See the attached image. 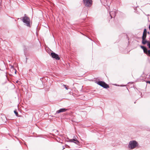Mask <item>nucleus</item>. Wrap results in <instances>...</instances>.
I'll return each instance as SVG.
<instances>
[{
  "mask_svg": "<svg viewBox=\"0 0 150 150\" xmlns=\"http://www.w3.org/2000/svg\"><path fill=\"white\" fill-rule=\"evenodd\" d=\"M84 4L85 6L90 7L92 5V0H83Z\"/></svg>",
  "mask_w": 150,
  "mask_h": 150,
  "instance_id": "obj_4",
  "label": "nucleus"
},
{
  "mask_svg": "<svg viewBox=\"0 0 150 150\" xmlns=\"http://www.w3.org/2000/svg\"><path fill=\"white\" fill-rule=\"evenodd\" d=\"M14 70H15V74H16V70L15 69H14Z\"/></svg>",
  "mask_w": 150,
  "mask_h": 150,
  "instance_id": "obj_18",
  "label": "nucleus"
},
{
  "mask_svg": "<svg viewBox=\"0 0 150 150\" xmlns=\"http://www.w3.org/2000/svg\"><path fill=\"white\" fill-rule=\"evenodd\" d=\"M51 55L52 58L55 59L57 60H59L60 58L58 55L54 52L51 53Z\"/></svg>",
  "mask_w": 150,
  "mask_h": 150,
  "instance_id": "obj_5",
  "label": "nucleus"
},
{
  "mask_svg": "<svg viewBox=\"0 0 150 150\" xmlns=\"http://www.w3.org/2000/svg\"><path fill=\"white\" fill-rule=\"evenodd\" d=\"M18 82V81H17L16 82V83H17V82Z\"/></svg>",
  "mask_w": 150,
  "mask_h": 150,
  "instance_id": "obj_21",
  "label": "nucleus"
},
{
  "mask_svg": "<svg viewBox=\"0 0 150 150\" xmlns=\"http://www.w3.org/2000/svg\"><path fill=\"white\" fill-rule=\"evenodd\" d=\"M141 47L142 49H143H143H145V48L146 47H144V46H140Z\"/></svg>",
  "mask_w": 150,
  "mask_h": 150,
  "instance_id": "obj_15",
  "label": "nucleus"
},
{
  "mask_svg": "<svg viewBox=\"0 0 150 150\" xmlns=\"http://www.w3.org/2000/svg\"><path fill=\"white\" fill-rule=\"evenodd\" d=\"M67 110V109H66L64 108L60 109L59 110H57L56 111V113L55 114V115L57 113H59L60 112H65Z\"/></svg>",
  "mask_w": 150,
  "mask_h": 150,
  "instance_id": "obj_8",
  "label": "nucleus"
},
{
  "mask_svg": "<svg viewBox=\"0 0 150 150\" xmlns=\"http://www.w3.org/2000/svg\"><path fill=\"white\" fill-rule=\"evenodd\" d=\"M117 11H110V14L111 16V18H114L116 16V14L117 13Z\"/></svg>",
  "mask_w": 150,
  "mask_h": 150,
  "instance_id": "obj_7",
  "label": "nucleus"
},
{
  "mask_svg": "<svg viewBox=\"0 0 150 150\" xmlns=\"http://www.w3.org/2000/svg\"><path fill=\"white\" fill-rule=\"evenodd\" d=\"M143 51L144 53L148 54V50H147L146 47H145V49H143Z\"/></svg>",
  "mask_w": 150,
  "mask_h": 150,
  "instance_id": "obj_11",
  "label": "nucleus"
},
{
  "mask_svg": "<svg viewBox=\"0 0 150 150\" xmlns=\"http://www.w3.org/2000/svg\"><path fill=\"white\" fill-rule=\"evenodd\" d=\"M147 45L148 46V47L150 49V42L149 41L148 43L147 44Z\"/></svg>",
  "mask_w": 150,
  "mask_h": 150,
  "instance_id": "obj_13",
  "label": "nucleus"
},
{
  "mask_svg": "<svg viewBox=\"0 0 150 150\" xmlns=\"http://www.w3.org/2000/svg\"><path fill=\"white\" fill-rule=\"evenodd\" d=\"M11 69H14V67H13V66H12V65H11Z\"/></svg>",
  "mask_w": 150,
  "mask_h": 150,
  "instance_id": "obj_17",
  "label": "nucleus"
},
{
  "mask_svg": "<svg viewBox=\"0 0 150 150\" xmlns=\"http://www.w3.org/2000/svg\"><path fill=\"white\" fill-rule=\"evenodd\" d=\"M51 117H53V116H51Z\"/></svg>",
  "mask_w": 150,
  "mask_h": 150,
  "instance_id": "obj_22",
  "label": "nucleus"
},
{
  "mask_svg": "<svg viewBox=\"0 0 150 150\" xmlns=\"http://www.w3.org/2000/svg\"><path fill=\"white\" fill-rule=\"evenodd\" d=\"M97 84L104 88H109V85L104 81H98L97 82Z\"/></svg>",
  "mask_w": 150,
  "mask_h": 150,
  "instance_id": "obj_3",
  "label": "nucleus"
},
{
  "mask_svg": "<svg viewBox=\"0 0 150 150\" xmlns=\"http://www.w3.org/2000/svg\"><path fill=\"white\" fill-rule=\"evenodd\" d=\"M69 141L71 142H73L76 144H78L79 143V141L76 138V137L75 136L74 137L73 139H70Z\"/></svg>",
  "mask_w": 150,
  "mask_h": 150,
  "instance_id": "obj_6",
  "label": "nucleus"
},
{
  "mask_svg": "<svg viewBox=\"0 0 150 150\" xmlns=\"http://www.w3.org/2000/svg\"><path fill=\"white\" fill-rule=\"evenodd\" d=\"M148 55L150 57V50H148Z\"/></svg>",
  "mask_w": 150,
  "mask_h": 150,
  "instance_id": "obj_16",
  "label": "nucleus"
},
{
  "mask_svg": "<svg viewBox=\"0 0 150 150\" xmlns=\"http://www.w3.org/2000/svg\"><path fill=\"white\" fill-rule=\"evenodd\" d=\"M14 113H15V114L16 115V116H17L18 115V112L16 110H14Z\"/></svg>",
  "mask_w": 150,
  "mask_h": 150,
  "instance_id": "obj_14",
  "label": "nucleus"
},
{
  "mask_svg": "<svg viewBox=\"0 0 150 150\" xmlns=\"http://www.w3.org/2000/svg\"><path fill=\"white\" fill-rule=\"evenodd\" d=\"M22 18V21L24 24L28 27H30V18L27 16L25 14L24 15V16Z\"/></svg>",
  "mask_w": 150,
  "mask_h": 150,
  "instance_id": "obj_1",
  "label": "nucleus"
},
{
  "mask_svg": "<svg viewBox=\"0 0 150 150\" xmlns=\"http://www.w3.org/2000/svg\"><path fill=\"white\" fill-rule=\"evenodd\" d=\"M138 143L136 141H131L129 143L128 147L129 148L132 149L135 148L138 146Z\"/></svg>",
  "mask_w": 150,
  "mask_h": 150,
  "instance_id": "obj_2",
  "label": "nucleus"
},
{
  "mask_svg": "<svg viewBox=\"0 0 150 150\" xmlns=\"http://www.w3.org/2000/svg\"><path fill=\"white\" fill-rule=\"evenodd\" d=\"M146 29H144L142 37V38H143V39H146Z\"/></svg>",
  "mask_w": 150,
  "mask_h": 150,
  "instance_id": "obj_9",
  "label": "nucleus"
},
{
  "mask_svg": "<svg viewBox=\"0 0 150 150\" xmlns=\"http://www.w3.org/2000/svg\"><path fill=\"white\" fill-rule=\"evenodd\" d=\"M146 39H143V38H142V43L144 45L146 43H147V44L148 43V42H149V41H148L146 40H145Z\"/></svg>",
  "mask_w": 150,
  "mask_h": 150,
  "instance_id": "obj_10",
  "label": "nucleus"
},
{
  "mask_svg": "<svg viewBox=\"0 0 150 150\" xmlns=\"http://www.w3.org/2000/svg\"><path fill=\"white\" fill-rule=\"evenodd\" d=\"M148 83L150 84V81H148Z\"/></svg>",
  "mask_w": 150,
  "mask_h": 150,
  "instance_id": "obj_19",
  "label": "nucleus"
},
{
  "mask_svg": "<svg viewBox=\"0 0 150 150\" xmlns=\"http://www.w3.org/2000/svg\"><path fill=\"white\" fill-rule=\"evenodd\" d=\"M63 149H65V148L64 146H63Z\"/></svg>",
  "mask_w": 150,
  "mask_h": 150,
  "instance_id": "obj_20",
  "label": "nucleus"
},
{
  "mask_svg": "<svg viewBox=\"0 0 150 150\" xmlns=\"http://www.w3.org/2000/svg\"><path fill=\"white\" fill-rule=\"evenodd\" d=\"M63 86L64 87V88H65L66 90H68L69 88H68V86H67L66 85H64V84H63Z\"/></svg>",
  "mask_w": 150,
  "mask_h": 150,
  "instance_id": "obj_12",
  "label": "nucleus"
}]
</instances>
